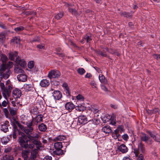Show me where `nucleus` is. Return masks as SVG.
I'll return each instance as SVG.
<instances>
[{"instance_id":"obj_29","label":"nucleus","mask_w":160,"mask_h":160,"mask_svg":"<svg viewBox=\"0 0 160 160\" xmlns=\"http://www.w3.org/2000/svg\"><path fill=\"white\" fill-rule=\"evenodd\" d=\"M43 117V116L42 115L39 114L36 116L35 118H34L35 122L38 123L39 122H43L42 118Z\"/></svg>"},{"instance_id":"obj_19","label":"nucleus","mask_w":160,"mask_h":160,"mask_svg":"<svg viewBox=\"0 0 160 160\" xmlns=\"http://www.w3.org/2000/svg\"><path fill=\"white\" fill-rule=\"evenodd\" d=\"M38 130L42 132H47V127L46 125L44 123H41L38 126Z\"/></svg>"},{"instance_id":"obj_34","label":"nucleus","mask_w":160,"mask_h":160,"mask_svg":"<svg viewBox=\"0 0 160 160\" xmlns=\"http://www.w3.org/2000/svg\"><path fill=\"white\" fill-rule=\"evenodd\" d=\"M53 153L54 154L58 155H62L64 153L63 151L61 149H56L55 150L53 151Z\"/></svg>"},{"instance_id":"obj_37","label":"nucleus","mask_w":160,"mask_h":160,"mask_svg":"<svg viewBox=\"0 0 160 160\" xmlns=\"http://www.w3.org/2000/svg\"><path fill=\"white\" fill-rule=\"evenodd\" d=\"M86 107L84 106L81 105L80 106H78L75 107V109L76 110L79 111H83L86 109Z\"/></svg>"},{"instance_id":"obj_28","label":"nucleus","mask_w":160,"mask_h":160,"mask_svg":"<svg viewBox=\"0 0 160 160\" xmlns=\"http://www.w3.org/2000/svg\"><path fill=\"white\" fill-rule=\"evenodd\" d=\"M66 136L64 135H59L55 137L53 139V141L56 142L57 141H62L66 138Z\"/></svg>"},{"instance_id":"obj_60","label":"nucleus","mask_w":160,"mask_h":160,"mask_svg":"<svg viewBox=\"0 0 160 160\" xmlns=\"http://www.w3.org/2000/svg\"><path fill=\"white\" fill-rule=\"evenodd\" d=\"M134 152L135 153V156L138 157L139 153V150L138 148H135L134 149Z\"/></svg>"},{"instance_id":"obj_11","label":"nucleus","mask_w":160,"mask_h":160,"mask_svg":"<svg viewBox=\"0 0 160 160\" xmlns=\"http://www.w3.org/2000/svg\"><path fill=\"white\" fill-rule=\"evenodd\" d=\"M30 145H32V148H30V149H32L34 147V145H36V147L38 149L41 147V143L40 141L35 140L34 139H30Z\"/></svg>"},{"instance_id":"obj_31","label":"nucleus","mask_w":160,"mask_h":160,"mask_svg":"<svg viewBox=\"0 0 160 160\" xmlns=\"http://www.w3.org/2000/svg\"><path fill=\"white\" fill-rule=\"evenodd\" d=\"M120 14L121 16H123L128 18H131L132 17V15L130 13L128 12H121L120 13Z\"/></svg>"},{"instance_id":"obj_41","label":"nucleus","mask_w":160,"mask_h":160,"mask_svg":"<svg viewBox=\"0 0 160 160\" xmlns=\"http://www.w3.org/2000/svg\"><path fill=\"white\" fill-rule=\"evenodd\" d=\"M11 42H15L16 44H18L20 42V38L15 37L14 38L11 40Z\"/></svg>"},{"instance_id":"obj_21","label":"nucleus","mask_w":160,"mask_h":160,"mask_svg":"<svg viewBox=\"0 0 160 160\" xmlns=\"http://www.w3.org/2000/svg\"><path fill=\"white\" fill-rule=\"evenodd\" d=\"M16 62L18 65H19L22 68H24L26 67L27 63L23 59H17L16 61Z\"/></svg>"},{"instance_id":"obj_6","label":"nucleus","mask_w":160,"mask_h":160,"mask_svg":"<svg viewBox=\"0 0 160 160\" xmlns=\"http://www.w3.org/2000/svg\"><path fill=\"white\" fill-rule=\"evenodd\" d=\"M13 137L14 139L17 138V134H18L19 135H24V133L19 130L17 126V124H13Z\"/></svg>"},{"instance_id":"obj_18","label":"nucleus","mask_w":160,"mask_h":160,"mask_svg":"<svg viewBox=\"0 0 160 160\" xmlns=\"http://www.w3.org/2000/svg\"><path fill=\"white\" fill-rule=\"evenodd\" d=\"M54 98L56 100H60L62 97V92L58 90L54 91L53 93Z\"/></svg>"},{"instance_id":"obj_64","label":"nucleus","mask_w":160,"mask_h":160,"mask_svg":"<svg viewBox=\"0 0 160 160\" xmlns=\"http://www.w3.org/2000/svg\"><path fill=\"white\" fill-rule=\"evenodd\" d=\"M43 160H52V157L48 155L46 156L44 158Z\"/></svg>"},{"instance_id":"obj_33","label":"nucleus","mask_w":160,"mask_h":160,"mask_svg":"<svg viewBox=\"0 0 160 160\" xmlns=\"http://www.w3.org/2000/svg\"><path fill=\"white\" fill-rule=\"evenodd\" d=\"M33 130V127L28 128L26 129L24 128V131L27 134L30 135L32 134Z\"/></svg>"},{"instance_id":"obj_43","label":"nucleus","mask_w":160,"mask_h":160,"mask_svg":"<svg viewBox=\"0 0 160 160\" xmlns=\"http://www.w3.org/2000/svg\"><path fill=\"white\" fill-rule=\"evenodd\" d=\"M84 39L86 40L87 43H89L92 40L91 36H88L86 35L84 36Z\"/></svg>"},{"instance_id":"obj_16","label":"nucleus","mask_w":160,"mask_h":160,"mask_svg":"<svg viewBox=\"0 0 160 160\" xmlns=\"http://www.w3.org/2000/svg\"><path fill=\"white\" fill-rule=\"evenodd\" d=\"M12 95L15 98H19L22 95L21 90L18 88H16L13 90Z\"/></svg>"},{"instance_id":"obj_35","label":"nucleus","mask_w":160,"mask_h":160,"mask_svg":"<svg viewBox=\"0 0 160 160\" xmlns=\"http://www.w3.org/2000/svg\"><path fill=\"white\" fill-rule=\"evenodd\" d=\"M10 108V106L9 105H8L7 108H2L3 109V112L4 114L6 117H8L9 115V108Z\"/></svg>"},{"instance_id":"obj_20","label":"nucleus","mask_w":160,"mask_h":160,"mask_svg":"<svg viewBox=\"0 0 160 160\" xmlns=\"http://www.w3.org/2000/svg\"><path fill=\"white\" fill-rule=\"evenodd\" d=\"M118 150L122 153H124L128 152V149L124 144H122L118 147Z\"/></svg>"},{"instance_id":"obj_25","label":"nucleus","mask_w":160,"mask_h":160,"mask_svg":"<svg viewBox=\"0 0 160 160\" xmlns=\"http://www.w3.org/2000/svg\"><path fill=\"white\" fill-rule=\"evenodd\" d=\"M50 83L49 80L46 79L42 80L40 82V85L43 87H45L48 86Z\"/></svg>"},{"instance_id":"obj_3","label":"nucleus","mask_w":160,"mask_h":160,"mask_svg":"<svg viewBox=\"0 0 160 160\" xmlns=\"http://www.w3.org/2000/svg\"><path fill=\"white\" fill-rule=\"evenodd\" d=\"M7 68L5 64H2L0 68V76L4 79H7L9 77L11 72L10 70L6 69Z\"/></svg>"},{"instance_id":"obj_36","label":"nucleus","mask_w":160,"mask_h":160,"mask_svg":"<svg viewBox=\"0 0 160 160\" xmlns=\"http://www.w3.org/2000/svg\"><path fill=\"white\" fill-rule=\"evenodd\" d=\"M9 111L10 114L12 116H14L17 114V111L15 109L13 108H11L10 107V108H9Z\"/></svg>"},{"instance_id":"obj_32","label":"nucleus","mask_w":160,"mask_h":160,"mask_svg":"<svg viewBox=\"0 0 160 160\" xmlns=\"http://www.w3.org/2000/svg\"><path fill=\"white\" fill-rule=\"evenodd\" d=\"M69 12L71 13L72 15L76 16L78 15V12L74 8H69L68 10Z\"/></svg>"},{"instance_id":"obj_30","label":"nucleus","mask_w":160,"mask_h":160,"mask_svg":"<svg viewBox=\"0 0 160 160\" xmlns=\"http://www.w3.org/2000/svg\"><path fill=\"white\" fill-rule=\"evenodd\" d=\"M54 147L55 149H61L63 147L62 142H57L54 143Z\"/></svg>"},{"instance_id":"obj_47","label":"nucleus","mask_w":160,"mask_h":160,"mask_svg":"<svg viewBox=\"0 0 160 160\" xmlns=\"http://www.w3.org/2000/svg\"><path fill=\"white\" fill-rule=\"evenodd\" d=\"M15 69L16 71L18 73H22L23 72V70L18 65H17Z\"/></svg>"},{"instance_id":"obj_40","label":"nucleus","mask_w":160,"mask_h":160,"mask_svg":"<svg viewBox=\"0 0 160 160\" xmlns=\"http://www.w3.org/2000/svg\"><path fill=\"white\" fill-rule=\"evenodd\" d=\"M9 141V139L8 137H3L1 140L2 142L4 144H7Z\"/></svg>"},{"instance_id":"obj_46","label":"nucleus","mask_w":160,"mask_h":160,"mask_svg":"<svg viewBox=\"0 0 160 160\" xmlns=\"http://www.w3.org/2000/svg\"><path fill=\"white\" fill-rule=\"evenodd\" d=\"M24 29V28L22 26L15 28L14 29V30L16 32H19L22 31Z\"/></svg>"},{"instance_id":"obj_26","label":"nucleus","mask_w":160,"mask_h":160,"mask_svg":"<svg viewBox=\"0 0 160 160\" xmlns=\"http://www.w3.org/2000/svg\"><path fill=\"white\" fill-rule=\"evenodd\" d=\"M99 79L100 82L104 84H107L108 83L107 80L102 74L99 75Z\"/></svg>"},{"instance_id":"obj_59","label":"nucleus","mask_w":160,"mask_h":160,"mask_svg":"<svg viewBox=\"0 0 160 160\" xmlns=\"http://www.w3.org/2000/svg\"><path fill=\"white\" fill-rule=\"evenodd\" d=\"M0 28L4 29H7V27L5 24L1 22H0Z\"/></svg>"},{"instance_id":"obj_22","label":"nucleus","mask_w":160,"mask_h":160,"mask_svg":"<svg viewBox=\"0 0 160 160\" xmlns=\"http://www.w3.org/2000/svg\"><path fill=\"white\" fill-rule=\"evenodd\" d=\"M95 52L97 53L99 55L101 56L102 57H108L109 56H108L105 51V50H103V51H101L100 50H95Z\"/></svg>"},{"instance_id":"obj_9","label":"nucleus","mask_w":160,"mask_h":160,"mask_svg":"<svg viewBox=\"0 0 160 160\" xmlns=\"http://www.w3.org/2000/svg\"><path fill=\"white\" fill-rule=\"evenodd\" d=\"M23 149L22 148L21 156L23 158L24 160H28L29 155L30 153V149L27 148L25 149L24 150H23Z\"/></svg>"},{"instance_id":"obj_50","label":"nucleus","mask_w":160,"mask_h":160,"mask_svg":"<svg viewBox=\"0 0 160 160\" xmlns=\"http://www.w3.org/2000/svg\"><path fill=\"white\" fill-rule=\"evenodd\" d=\"M34 66V62L33 61H30L28 63V67L30 69L32 68Z\"/></svg>"},{"instance_id":"obj_24","label":"nucleus","mask_w":160,"mask_h":160,"mask_svg":"<svg viewBox=\"0 0 160 160\" xmlns=\"http://www.w3.org/2000/svg\"><path fill=\"white\" fill-rule=\"evenodd\" d=\"M23 88L26 91H33L34 89L32 84H25L23 86Z\"/></svg>"},{"instance_id":"obj_38","label":"nucleus","mask_w":160,"mask_h":160,"mask_svg":"<svg viewBox=\"0 0 160 160\" xmlns=\"http://www.w3.org/2000/svg\"><path fill=\"white\" fill-rule=\"evenodd\" d=\"M0 59L2 62H6L8 59L7 57L4 54H2L1 55Z\"/></svg>"},{"instance_id":"obj_45","label":"nucleus","mask_w":160,"mask_h":160,"mask_svg":"<svg viewBox=\"0 0 160 160\" xmlns=\"http://www.w3.org/2000/svg\"><path fill=\"white\" fill-rule=\"evenodd\" d=\"M150 111L151 115H152V114H156L157 113L159 114V109L158 108H155L152 110H150Z\"/></svg>"},{"instance_id":"obj_58","label":"nucleus","mask_w":160,"mask_h":160,"mask_svg":"<svg viewBox=\"0 0 160 160\" xmlns=\"http://www.w3.org/2000/svg\"><path fill=\"white\" fill-rule=\"evenodd\" d=\"M117 128L119 130L121 133L122 132H123L124 130V127L122 125H119Z\"/></svg>"},{"instance_id":"obj_57","label":"nucleus","mask_w":160,"mask_h":160,"mask_svg":"<svg viewBox=\"0 0 160 160\" xmlns=\"http://www.w3.org/2000/svg\"><path fill=\"white\" fill-rule=\"evenodd\" d=\"M122 138L125 141H127L129 138V137L127 134H124L122 136Z\"/></svg>"},{"instance_id":"obj_48","label":"nucleus","mask_w":160,"mask_h":160,"mask_svg":"<svg viewBox=\"0 0 160 160\" xmlns=\"http://www.w3.org/2000/svg\"><path fill=\"white\" fill-rule=\"evenodd\" d=\"M112 117H110V116H108V118L107 119V118L106 116H105V117H103L102 118V120L104 123H106L108 122L111 119Z\"/></svg>"},{"instance_id":"obj_10","label":"nucleus","mask_w":160,"mask_h":160,"mask_svg":"<svg viewBox=\"0 0 160 160\" xmlns=\"http://www.w3.org/2000/svg\"><path fill=\"white\" fill-rule=\"evenodd\" d=\"M78 121L79 125H84L87 123L88 119L86 116L81 115L78 117Z\"/></svg>"},{"instance_id":"obj_39","label":"nucleus","mask_w":160,"mask_h":160,"mask_svg":"<svg viewBox=\"0 0 160 160\" xmlns=\"http://www.w3.org/2000/svg\"><path fill=\"white\" fill-rule=\"evenodd\" d=\"M34 120V118H33L31 120L29 121L28 122H26V124L28 128L33 127L34 125L33 124V122Z\"/></svg>"},{"instance_id":"obj_14","label":"nucleus","mask_w":160,"mask_h":160,"mask_svg":"<svg viewBox=\"0 0 160 160\" xmlns=\"http://www.w3.org/2000/svg\"><path fill=\"white\" fill-rule=\"evenodd\" d=\"M38 152V149H33L30 152L31 153L30 157V160H36Z\"/></svg>"},{"instance_id":"obj_2","label":"nucleus","mask_w":160,"mask_h":160,"mask_svg":"<svg viewBox=\"0 0 160 160\" xmlns=\"http://www.w3.org/2000/svg\"><path fill=\"white\" fill-rule=\"evenodd\" d=\"M19 137L18 142L21 146L20 150H21L22 148L27 149L32 148V145H30V139H29L24 133V135Z\"/></svg>"},{"instance_id":"obj_1","label":"nucleus","mask_w":160,"mask_h":160,"mask_svg":"<svg viewBox=\"0 0 160 160\" xmlns=\"http://www.w3.org/2000/svg\"><path fill=\"white\" fill-rule=\"evenodd\" d=\"M142 136H140V142L138 144V148L139 150L143 153L145 152V145L142 142H145L148 145L152 144L153 142L152 139H151L149 135L143 132L142 133Z\"/></svg>"},{"instance_id":"obj_54","label":"nucleus","mask_w":160,"mask_h":160,"mask_svg":"<svg viewBox=\"0 0 160 160\" xmlns=\"http://www.w3.org/2000/svg\"><path fill=\"white\" fill-rule=\"evenodd\" d=\"M101 89L105 92H109L107 87L103 85H101Z\"/></svg>"},{"instance_id":"obj_5","label":"nucleus","mask_w":160,"mask_h":160,"mask_svg":"<svg viewBox=\"0 0 160 160\" xmlns=\"http://www.w3.org/2000/svg\"><path fill=\"white\" fill-rule=\"evenodd\" d=\"M61 75L60 72L56 70H52L49 72L48 77L50 79L58 78Z\"/></svg>"},{"instance_id":"obj_17","label":"nucleus","mask_w":160,"mask_h":160,"mask_svg":"<svg viewBox=\"0 0 160 160\" xmlns=\"http://www.w3.org/2000/svg\"><path fill=\"white\" fill-rule=\"evenodd\" d=\"M62 86L64 89V91L65 92L67 96L68 97H70L71 96V91L68 84L66 82H64Z\"/></svg>"},{"instance_id":"obj_23","label":"nucleus","mask_w":160,"mask_h":160,"mask_svg":"<svg viewBox=\"0 0 160 160\" xmlns=\"http://www.w3.org/2000/svg\"><path fill=\"white\" fill-rule=\"evenodd\" d=\"M102 130L106 134H109L112 131V128L109 125L105 126L103 127Z\"/></svg>"},{"instance_id":"obj_62","label":"nucleus","mask_w":160,"mask_h":160,"mask_svg":"<svg viewBox=\"0 0 160 160\" xmlns=\"http://www.w3.org/2000/svg\"><path fill=\"white\" fill-rule=\"evenodd\" d=\"M8 103L6 101L4 100L1 103V107H0L1 108H2V107H6Z\"/></svg>"},{"instance_id":"obj_52","label":"nucleus","mask_w":160,"mask_h":160,"mask_svg":"<svg viewBox=\"0 0 160 160\" xmlns=\"http://www.w3.org/2000/svg\"><path fill=\"white\" fill-rule=\"evenodd\" d=\"M64 6L65 7H68V9L69 8H71V7L74 6V4L71 3H68V2H65V3Z\"/></svg>"},{"instance_id":"obj_51","label":"nucleus","mask_w":160,"mask_h":160,"mask_svg":"<svg viewBox=\"0 0 160 160\" xmlns=\"http://www.w3.org/2000/svg\"><path fill=\"white\" fill-rule=\"evenodd\" d=\"M77 100L81 101H83L84 99V97L81 95L79 94L76 97Z\"/></svg>"},{"instance_id":"obj_61","label":"nucleus","mask_w":160,"mask_h":160,"mask_svg":"<svg viewBox=\"0 0 160 160\" xmlns=\"http://www.w3.org/2000/svg\"><path fill=\"white\" fill-rule=\"evenodd\" d=\"M91 85L92 86H94V87L96 88V90L98 89V88L97 87V84L94 81H92L91 82Z\"/></svg>"},{"instance_id":"obj_42","label":"nucleus","mask_w":160,"mask_h":160,"mask_svg":"<svg viewBox=\"0 0 160 160\" xmlns=\"http://www.w3.org/2000/svg\"><path fill=\"white\" fill-rule=\"evenodd\" d=\"M13 63L12 62L9 61V62L6 65V67L7 69H6L7 70L8 69L10 70V69L13 66Z\"/></svg>"},{"instance_id":"obj_7","label":"nucleus","mask_w":160,"mask_h":160,"mask_svg":"<svg viewBox=\"0 0 160 160\" xmlns=\"http://www.w3.org/2000/svg\"><path fill=\"white\" fill-rule=\"evenodd\" d=\"M13 137L14 139L17 138V134H18L19 135H24V133L19 130L17 126V124H13Z\"/></svg>"},{"instance_id":"obj_49","label":"nucleus","mask_w":160,"mask_h":160,"mask_svg":"<svg viewBox=\"0 0 160 160\" xmlns=\"http://www.w3.org/2000/svg\"><path fill=\"white\" fill-rule=\"evenodd\" d=\"M78 73L80 75H83L85 72V70L83 68H79L78 70Z\"/></svg>"},{"instance_id":"obj_63","label":"nucleus","mask_w":160,"mask_h":160,"mask_svg":"<svg viewBox=\"0 0 160 160\" xmlns=\"http://www.w3.org/2000/svg\"><path fill=\"white\" fill-rule=\"evenodd\" d=\"M116 50L112 48H110V49L109 52L112 54H114L116 52Z\"/></svg>"},{"instance_id":"obj_12","label":"nucleus","mask_w":160,"mask_h":160,"mask_svg":"<svg viewBox=\"0 0 160 160\" xmlns=\"http://www.w3.org/2000/svg\"><path fill=\"white\" fill-rule=\"evenodd\" d=\"M30 145H32V148H30V149H32L34 147V145H36V147L38 149L41 147V143L40 141L35 140L34 139H30Z\"/></svg>"},{"instance_id":"obj_8","label":"nucleus","mask_w":160,"mask_h":160,"mask_svg":"<svg viewBox=\"0 0 160 160\" xmlns=\"http://www.w3.org/2000/svg\"><path fill=\"white\" fill-rule=\"evenodd\" d=\"M12 89V85H9L8 88L5 87L4 90L2 91V94L3 97L6 99H7V96L9 97L11 92V90Z\"/></svg>"},{"instance_id":"obj_15","label":"nucleus","mask_w":160,"mask_h":160,"mask_svg":"<svg viewBox=\"0 0 160 160\" xmlns=\"http://www.w3.org/2000/svg\"><path fill=\"white\" fill-rule=\"evenodd\" d=\"M65 108L69 112H71L75 107V105L72 102H67L65 104Z\"/></svg>"},{"instance_id":"obj_44","label":"nucleus","mask_w":160,"mask_h":160,"mask_svg":"<svg viewBox=\"0 0 160 160\" xmlns=\"http://www.w3.org/2000/svg\"><path fill=\"white\" fill-rule=\"evenodd\" d=\"M63 15V13L60 12L56 15L55 17L56 19L59 20L62 17Z\"/></svg>"},{"instance_id":"obj_4","label":"nucleus","mask_w":160,"mask_h":160,"mask_svg":"<svg viewBox=\"0 0 160 160\" xmlns=\"http://www.w3.org/2000/svg\"><path fill=\"white\" fill-rule=\"evenodd\" d=\"M146 133L148 134L150 138H152L156 142H160V136L157 133H155L154 131H152L149 130H146Z\"/></svg>"},{"instance_id":"obj_55","label":"nucleus","mask_w":160,"mask_h":160,"mask_svg":"<svg viewBox=\"0 0 160 160\" xmlns=\"http://www.w3.org/2000/svg\"><path fill=\"white\" fill-rule=\"evenodd\" d=\"M78 125H79L78 120L77 121L76 120H74L72 123V125L74 127H77Z\"/></svg>"},{"instance_id":"obj_13","label":"nucleus","mask_w":160,"mask_h":160,"mask_svg":"<svg viewBox=\"0 0 160 160\" xmlns=\"http://www.w3.org/2000/svg\"><path fill=\"white\" fill-rule=\"evenodd\" d=\"M10 126L9 123L8 121H5L3 123L1 124V130L4 132H6L8 131V127Z\"/></svg>"},{"instance_id":"obj_56","label":"nucleus","mask_w":160,"mask_h":160,"mask_svg":"<svg viewBox=\"0 0 160 160\" xmlns=\"http://www.w3.org/2000/svg\"><path fill=\"white\" fill-rule=\"evenodd\" d=\"M92 123H94L95 125H98L100 123V121L98 119H94L92 121Z\"/></svg>"},{"instance_id":"obj_27","label":"nucleus","mask_w":160,"mask_h":160,"mask_svg":"<svg viewBox=\"0 0 160 160\" xmlns=\"http://www.w3.org/2000/svg\"><path fill=\"white\" fill-rule=\"evenodd\" d=\"M17 78L19 81L23 82L26 81L27 79V76L24 74H21L18 75Z\"/></svg>"},{"instance_id":"obj_53","label":"nucleus","mask_w":160,"mask_h":160,"mask_svg":"<svg viewBox=\"0 0 160 160\" xmlns=\"http://www.w3.org/2000/svg\"><path fill=\"white\" fill-rule=\"evenodd\" d=\"M112 136L113 138L116 139L120 136V134H118L117 135L114 133V132H112Z\"/></svg>"}]
</instances>
